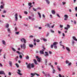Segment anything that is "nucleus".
<instances>
[{
	"label": "nucleus",
	"instance_id": "obj_1",
	"mask_svg": "<svg viewBox=\"0 0 77 77\" xmlns=\"http://www.w3.org/2000/svg\"><path fill=\"white\" fill-rule=\"evenodd\" d=\"M23 41L24 44H23V45H21L20 46L21 48H23V49L24 50H25L26 48V39H24V38H22V39H20V41L21 42H23Z\"/></svg>",
	"mask_w": 77,
	"mask_h": 77
},
{
	"label": "nucleus",
	"instance_id": "obj_2",
	"mask_svg": "<svg viewBox=\"0 0 77 77\" xmlns=\"http://www.w3.org/2000/svg\"><path fill=\"white\" fill-rule=\"evenodd\" d=\"M35 67V64L34 63H32L31 64L30 63H29L27 66V68L29 69H31V68H33Z\"/></svg>",
	"mask_w": 77,
	"mask_h": 77
},
{
	"label": "nucleus",
	"instance_id": "obj_3",
	"mask_svg": "<svg viewBox=\"0 0 77 77\" xmlns=\"http://www.w3.org/2000/svg\"><path fill=\"white\" fill-rule=\"evenodd\" d=\"M36 59H37V61L38 62H41V60H42V58H39L38 56H36Z\"/></svg>",
	"mask_w": 77,
	"mask_h": 77
},
{
	"label": "nucleus",
	"instance_id": "obj_4",
	"mask_svg": "<svg viewBox=\"0 0 77 77\" xmlns=\"http://www.w3.org/2000/svg\"><path fill=\"white\" fill-rule=\"evenodd\" d=\"M51 67H52V69H53L52 72L53 74H54V73H55V72H56V70H55L54 69V67H53V66L51 65Z\"/></svg>",
	"mask_w": 77,
	"mask_h": 77
},
{
	"label": "nucleus",
	"instance_id": "obj_5",
	"mask_svg": "<svg viewBox=\"0 0 77 77\" xmlns=\"http://www.w3.org/2000/svg\"><path fill=\"white\" fill-rule=\"evenodd\" d=\"M18 72H17V74H19V75H23V74L20 73V72H21V70L20 69H18Z\"/></svg>",
	"mask_w": 77,
	"mask_h": 77
},
{
	"label": "nucleus",
	"instance_id": "obj_6",
	"mask_svg": "<svg viewBox=\"0 0 77 77\" xmlns=\"http://www.w3.org/2000/svg\"><path fill=\"white\" fill-rule=\"evenodd\" d=\"M15 17V21H17V20H18V17H18V14L17 13H16L15 15H14Z\"/></svg>",
	"mask_w": 77,
	"mask_h": 77
},
{
	"label": "nucleus",
	"instance_id": "obj_7",
	"mask_svg": "<svg viewBox=\"0 0 77 77\" xmlns=\"http://www.w3.org/2000/svg\"><path fill=\"white\" fill-rule=\"evenodd\" d=\"M0 74H3V75H5V72H4V71H0Z\"/></svg>",
	"mask_w": 77,
	"mask_h": 77
},
{
	"label": "nucleus",
	"instance_id": "obj_8",
	"mask_svg": "<svg viewBox=\"0 0 77 77\" xmlns=\"http://www.w3.org/2000/svg\"><path fill=\"white\" fill-rule=\"evenodd\" d=\"M45 53L46 54H45L44 56H45V57H47L48 56H49L48 52L46 51L45 52Z\"/></svg>",
	"mask_w": 77,
	"mask_h": 77
},
{
	"label": "nucleus",
	"instance_id": "obj_9",
	"mask_svg": "<svg viewBox=\"0 0 77 77\" xmlns=\"http://www.w3.org/2000/svg\"><path fill=\"white\" fill-rule=\"evenodd\" d=\"M9 64L10 66L11 67H12V62L11 61H9Z\"/></svg>",
	"mask_w": 77,
	"mask_h": 77
},
{
	"label": "nucleus",
	"instance_id": "obj_10",
	"mask_svg": "<svg viewBox=\"0 0 77 77\" xmlns=\"http://www.w3.org/2000/svg\"><path fill=\"white\" fill-rule=\"evenodd\" d=\"M41 40H42V41H44L45 42H46L47 41V39L43 38H42Z\"/></svg>",
	"mask_w": 77,
	"mask_h": 77
},
{
	"label": "nucleus",
	"instance_id": "obj_11",
	"mask_svg": "<svg viewBox=\"0 0 77 77\" xmlns=\"http://www.w3.org/2000/svg\"><path fill=\"white\" fill-rule=\"evenodd\" d=\"M66 50H67V51H68L69 52V51H70V49H69V48L68 47H66Z\"/></svg>",
	"mask_w": 77,
	"mask_h": 77
},
{
	"label": "nucleus",
	"instance_id": "obj_12",
	"mask_svg": "<svg viewBox=\"0 0 77 77\" xmlns=\"http://www.w3.org/2000/svg\"><path fill=\"white\" fill-rule=\"evenodd\" d=\"M58 44V42H55L53 43V45H57Z\"/></svg>",
	"mask_w": 77,
	"mask_h": 77
},
{
	"label": "nucleus",
	"instance_id": "obj_13",
	"mask_svg": "<svg viewBox=\"0 0 77 77\" xmlns=\"http://www.w3.org/2000/svg\"><path fill=\"white\" fill-rule=\"evenodd\" d=\"M51 13H52V14H54V15L56 14V12L54 10H52L51 11Z\"/></svg>",
	"mask_w": 77,
	"mask_h": 77
},
{
	"label": "nucleus",
	"instance_id": "obj_14",
	"mask_svg": "<svg viewBox=\"0 0 77 77\" xmlns=\"http://www.w3.org/2000/svg\"><path fill=\"white\" fill-rule=\"evenodd\" d=\"M72 38L75 41H77V39L75 37L73 36L72 37Z\"/></svg>",
	"mask_w": 77,
	"mask_h": 77
},
{
	"label": "nucleus",
	"instance_id": "obj_15",
	"mask_svg": "<svg viewBox=\"0 0 77 77\" xmlns=\"http://www.w3.org/2000/svg\"><path fill=\"white\" fill-rule=\"evenodd\" d=\"M34 62L35 64L38 65V63H37V61H36V59H34Z\"/></svg>",
	"mask_w": 77,
	"mask_h": 77
},
{
	"label": "nucleus",
	"instance_id": "obj_16",
	"mask_svg": "<svg viewBox=\"0 0 77 77\" xmlns=\"http://www.w3.org/2000/svg\"><path fill=\"white\" fill-rule=\"evenodd\" d=\"M7 30L8 33H11V29H10V28H8L7 29Z\"/></svg>",
	"mask_w": 77,
	"mask_h": 77
},
{
	"label": "nucleus",
	"instance_id": "obj_17",
	"mask_svg": "<svg viewBox=\"0 0 77 77\" xmlns=\"http://www.w3.org/2000/svg\"><path fill=\"white\" fill-rule=\"evenodd\" d=\"M3 44L4 45H6V42L4 40H2Z\"/></svg>",
	"mask_w": 77,
	"mask_h": 77
},
{
	"label": "nucleus",
	"instance_id": "obj_18",
	"mask_svg": "<svg viewBox=\"0 0 77 77\" xmlns=\"http://www.w3.org/2000/svg\"><path fill=\"white\" fill-rule=\"evenodd\" d=\"M40 53L41 54H44V52L42 51H40Z\"/></svg>",
	"mask_w": 77,
	"mask_h": 77
},
{
	"label": "nucleus",
	"instance_id": "obj_19",
	"mask_svg": "<svg viewBox=\"0 0 77 77\" xmlns=\"http://www.w3.org/2000/svg\"><path fill=\"white\" fill-rule=\"evenodd\" d=\"M45 1L46 2V3H48V5H49V4H50V1H49V0H45Z\"/></svg>",
	"mask_w": 77,
	"mask_h": 77
},
{
	"label": "nucleus",
	"instance_id": "obj_20",
	"mask_svg": "<svg viewBox=\"0 0 77 77\" xmlns=\"http://www.w3.org/2000/svg\"><path fill=\"white\" fill-rule=\"evenodd\" d=\"M57 69L58 70V71H61V69H60V68H59V66H57Z\"/></svg>",
	"mask_w": 77,
	"mask_h": 77
},
{
	"label": "nucleus",
	"instance_id": "obj_21",
	"mask_svg": "<svg viewBox=\"0 0 77 77\" xmlns=\"http://www.w3.org/2000/svg\"><path fill=\"white\" fill-rule=\"evenodd\" d=\"M29 47H30V48H32V47H33V45L32 44H29Z\"/></svg>",
	"mask_w": 77,
	"mask_h": 77
},
{
	"label": "nucleus",
	"instance_id": "obj_22",
	"mask_svg": "<svg viewBox=\"0 0 77 77\" xmlns=\"http://www.w3.org/2000/svg\"><path fill=\"white\" fill-rule=\"evenodd\" d=\"M64 17L65 18H68V16L67 15L65 14L64 15Z\"/></svg>",
	"mask_w": 77,
	"mask_h": 77
},
{
	"label": "nucleus",
	"instance_id": "obj_23",
	"mask_svg": "<svg viewBox=\"0 0 77 77\" xmlns=\"http://www.w3.org/2000/svg\"><path fill=\"white\" fill-rule=\"evenodd\" d=\"M30 74L32 76H35V73H31Z\"/></svg>",
	"mask_w": 77,
	"mask_h": 77
},
{
	"label": "nucleus",
	"instance_id": "obj_24",
	"mask_svg": "<svg viewBox=\"0 0 77 77\" xmlns=\"http://www.w3.org/2000/svg\"><path fill=\"white\" fill-rule=\"evenodd\" d=\"M38 14L39 15V17L40 18H41V14L39 12H38Z\"/></svg>",
	"mask_w": 77,
	"mask_h": 77
},
{
	"label": "nucleus",
	"instance_id": "obj_25",
	"mask_svg": "<svg viewBox=\"0 0 77 77\" xmlns=\"http://www.w3.org/2000/svg\"><path fill=\"white\" fill-rule=\"evenodd\" d=\"M45 65H47V59H45Z\"/></svg>",
	"mask_w": 77,
	"mask_h": 77
},
{
	"label": "nucleus",
	"instance_id": "obj_26",
	"mask_svg": "<svg viewBox=\"0 0 77 77\" xmlns=\"http://www.w3.org/2000/svg\"><path fill=\"white\" fill-rule=\"evenodd\" d=\"M50 34V33L49 32H48L47 34L45 36L46 37H48V36H49V35Z\"/></svg>",
	"mask_w": 77,
	"mask_h": 77
},
{
	"label": "nucleus",
	"instance_id": "obj_27",
	"mask_svg": "<svg viewBox=\"0 0 77 77\" xmlns=\"http://www.w3.org/2000/svg\"><path fill=\"white\" fill-rule=\"evenodd\" d=\"M15 65L16 66H17V68H19V67H20V66H19V65H18V64H17V63H16Z\"/></svg>",
	"mask_w": 77,
	"mask_h": 77
},
{
	"label": "nucleus",
	"instance_id": "obj_28",
	"mask_svg": "<svg viewBox=\"0 0 77 77\" xmlns=\"http://www.w3.org/2000/svg\"><path fill=\"white\" fill-rule=\"evenodd\" d=\"M43 49H42L41 51H42L43 52L45 51V48H44V47H43Z\"/></svg>",
	"mask_w": 77,
	"mask_h": 77
},
{
	"label": "nucleus",
	"instance_id": "obj_29",
	"mask_svg": "<svg viewBox=\"0 0 77 77\" xmlns=\"http://www.w3.org/2000/svg\"><path fill=\"white\" fill-rule=\"evenodd\" d=\"M69 62L68 60H67L66 61V64H68V63H69Z\"/></svg>",
	"mask_w": 77,
	"mask_h": 77
},
{
	"label": "nucleus",
	"instance_id": "obj_30",
	"mask_svg": "<svg viewBox=\"0 0 77 77\" xmlns=\"http://www.w3.org/2000/svg\"><path fill=\"white\" fill-rule=\"evenodd\" d=\"M12 50L14 51H16V50H15V49L14 48H12Z\"/></svg>",
	"mask_w": 77,
	"mask_h": 77
},
{
	"label": "nucleus",
	"instance_id": "obj_31",
	"mask_svg": "<svg viewBox=\"0 0 77 77\" xmlns=\"http://www.w3.org/2000/svg\"><path fill=\"white\" fill-rule=\"evenodd\" d=\"M36 42H40V40H39V39H37L36 40Z\"/></svg>",
	"mask_w": 77,
	"mask_h": 77
},
{
	"label": "nucleus",
	"instance_id": "obj_32",
	"mask_svg": "<svg viewBox=\"0 0 77 77\" xmlns=\"http://www.w3.org/2000/svg\"><path fill=\"white\" fill-rule=\"evenodd\" d=\"M32 5V3H28V5L29 6H31V5Z\"/></svg>",
	"mask_w": 77,
	"mask_h": 77
},
{
	"label": "nucleus",
	"instance_id": "obj_33",
	"mask_svg": "<svg viewBox=\"0 0 77 77\" xmlns=\"http://www.w3.org/2000/svg\"><path fill=\"white\" fill-rule=\"evenodd\" d=\"M41 8L40 7H38L37 8V10H41Z\"/></svg>",
	"mask_w": 77,
	"mask_h": 77
},
{
	"label": "nucleus",
	"instance_id": "obj_34",
	"mask_svg": "<svg viewBox=\"0 0 77 77\" xmlns=\"http://www.w3.org/2000/svg\"><path fill=\"white\" fill-rule=\"evenodd\" d=\"M6 27H7V28H8L9 27V24L8 23H7L6 24Z\"/></svg>",
	"mask_w": 77,
	"mask_h": 77
},
{
	"label": "nucleus",
	"instance_id": "obj_35",
	"mask_svg": "<svg viewBox=\"0 0 77 77\" xmlns=\"http://www.w3.org/2000/svg\"><path fill=\"white\" fill-rule=\"evenodd\" d=\"M67 27L68 29H69V28H70V26L69 25H67Z\"/></svg>",
	"mask_w": 77,
	"mask_h": 77
},
{
	"label": "nucleus",
	"instance_id": "obj_36",
	"mask_svg": "<svg viewBox=\"0 0 77 77\" xmlns=\"http://www.w3.org/2000/svg\"><path fill=\"white\" fill-rule=\"evenodd\" d=\"M72 43L73 45L75 43V42H74V40H72Z\"/></svg>",
	"mask_w": 77,
	"mask_h": 77
},
{
	"label": "nucleus",
	"instance_id": "obj_37",
	"mask_svg": "<svg viewBox=\"0 0 77 77\" xmlns=\"http://www.w3.org/2000/svg\"><path fill=\"white\" fill-rule=\"evenodd\" d=\"M33 10L34 11H35V12L36 11V9H35L34 8H32Z\"/></svg>",
	"mask_w": 77,
	"mask_h": 77
},
{
	"label": "nucleus",
	"instance_id": "obj_38",
	"mask_svg": "<svg viewBox=\"0 0 77 77\" xmlns=\"http://www.w3.org/2000/svg\"><path fill=\"white\" fill-rule=\"evenodd\" d=\"M1 4L3 5V6H5V4L3 3V2H1Z\"/></svg>",
	"mask_w": 77,
	"mask_h": 77
},
{
	"label": "nucleus",
	"instance_id": "obj_39",
	"mask_svg": "<svg viewBox=\"0 0 77 77\" xmlns=\"http://www.w3.org/2000/svg\"><path fill=\"white\" fill-rule=\"evenodd\" d=\"M47 26L48 27H49V28H50V24H47Z\"/></svg>",
	"mask_w": 77,
	"mask_h": 77
},
{
	"label": "nucleus",
	"instance_id": "obj_40",
	"mask_svg": "<svg viewBox=\"0 0 77 77\" xmlns=\"http://www.w3.org/2000/svg\"><path fill=\"white\" fill-rule=\"evenodd\" d=\"M35 75H37V76H40V75H39V74H37L36 73H35Z\"/></svg>",
	"mask_w": 77,
	"mask_h": 77
},
{
	"label": "nucleus",
	"instance_id": "obj_41",
	"mask_svg": "<svg viewBox=\"0 0 77 77\" xmlns=\"http://www.w3.org/2000/svg\"><path fill=\"white\" fill-rule=\"evenodd\" d=\"M26 59H29V56L27 55V56L26 57Z\"/></svg>",
	"mask_w": 77,
	"mask_h": 77
},
{
	"label": "nucleus",
	"instance_id": "obj_42",
	"mask_svg": "<svg viewBox=\"0 0 77 77\" xmlns=\"http://www.w3.org/2000/svg\"><path fill=\"white\" fill-rule=\"evenodd\" d=\"M24 14H26V15H27V14H28V13H27V12L26 11H24Z\"/></svg>",
	"mask_w": 77,
	"mask_h": 77
},
{
	"label": "nucleus",
	"instance_id": "obj_43",
	"mask_svg": "<svg viewBox=\"0 0 77 77\" xmlns=\"http://www.w3.org/2000/svg\"><path fill=\"white\" fill-rule=\"evenodd\" d=\"M2 49H0V56L2 55L1 54V53H2Z\"/></svg>",
	"mask_w": 77,
	"mask_h": 77
},
{
	"label": "nucleus",
	"instance_id": "obj_44",
	"mask_svg": "<svg viewBox=\"0 0 77 77\" xmlns=\"http://www.w3.org/2000/svg\"><path fill=\"white\" fill-rule=\"evenodd\" d=\"M57 16L58 17H59V18H60V17L59 16V14H57Z\"/></svg>",
	"mask_w": 77,
	"mask_h": 77
},
{
	"label": "nucleus",
	"instance_id": "obj_45",
	"mask_svg": "<svg viewBox=\"0 0 77 77\" xmlns=\"http://www.w3.org/2000/svg\"><path fill=\"white\" fill-rule=\"evenodd\" d=\"M64 29H65L66 30H68V28L67 27H64Z\"/></svg>",
	"mask_w": 77,
	"mask_h": 77
},
{
	"label": "nucleus",
	"instance_id": "obj_46",
	"mask_svg": "<svg viewBox=\"0 0 77 77\" xmlns=\"http://www.w3.org/2000/svg\"><path fill=\"white\" fill-rule=\"evenodd\" d=\"M29 18L30 20H32V17L30 16L29 17Z\"/></svg>",
	"mask_w": 77,
	"mask_h": 77
},
{
	"label": "nucleus",
	"instance_id": "obj_47",
	"mask_svg": "<svg viewBox=\"0 0 77 77\" xmlns=\"http://www.w3.org/2000/svg\"><path fill=\"white\" fill-rule=\"evenodd\" d=\"M54 48L55 49H57V46L54 45Z\"/></svg>",
	"mask_w": 77,
	"mask_h": 77
},
{
	"label": "nucleus",
	"instance_id": "obj_48",
	"mask_svg": "<svg viewBox=\"0 0 77 77\" xmlns=\"http://www.w3.org/2000/svg\"><path fill=\"white\" fill-rule=\"evenodd\" d=\"M3 5H1V6L0 8L1 9H3Z\"/></svg>",
	"mask_w": 77,
	"mask_h": 77
},
{
	"label": "nucleus",
	"instance_id": "obj_49",
	"mask_svg": "<svg viewBox=\"0 0 77 77\" xmlns=\"http://www.w3.org/2000/svg\"><path fill=\"white\" fill-rule=\"evenodd\" d=\"M60 28H62L63 27V25H60Z\"/></svg>",
	"mask_w": 77,
	"mask_h": 77
},
{
	"label": "nucleus",
	"instance_id": "obj_50",
	"mask_svg": "<svg viewBox=\"0 0 77 77\" xmlns=\"http://www.w3.org/2000/svg\"><path fill=\"white\" fill-rule=\"evenodd\" d=\"M51 32H52V33H54V31L51 30Z\"/></svg>",
	"mask_w": 77,
	"mask_h": 77
},
{
	"label": "nucleus",
	"instance_id": "obj_51",
	"mask_svg": "<svg viewBox=\"0 0 77 77\" xmlns=\"http://www.w3.org/2000/svg\"><path fill=\"white\" fill-rule=\"evenodd\" d=\"M53 46H54V45H51V48H53Z\"/></svg>",
	"mask_w": 77,
	"mask_h": 77
},
{
	"label": "nucleus",
	"instance_id": "obj_52",
	"mask_svg": "<svg viewBox=\"0 0 77 77\" xmlns=\"http://www.w3.org/2000/svg\"><path fill=\"white\" fill-rule=\"evenodd\" d=\"M19 57L20 58V59H21L22 57H23V56H22V55H20L19 56Z\"/></svg>",
	"mask_w": 77,
	"mask_h": 77
},
{
	"label": "nucleus",
	"instance_id": "obj_53",
	"mask_svg": "<svg viewBox=\"0 0 77 77\" xmlns=\"http://www.w3.org/2000/svg\"><path fill=\"white\" fill-rule=\"evenodd\" d=\"M16 34L17 35H18V34H19V32H16Z\"/></svg>",
	"mask_w": 77,
	"mask_h": 77
},
{
	"label": "nucleus",
	"instance_id": "obj_54",
	"mask_svg": "<svg viewBox=\"0 0 77 77\" xmlns=\"http://www.w3.org/2000/svg\"><path fill=\"white\" fill-rule=\"evenodd\" d=\"M62 3H63V5H65V4H66V2H63Z\"/></svg>",
	"mask_w": 77,
	"mask_h": 77
},
{
	"label": "nucleus",
	"instance_id": "obj_55",
	"mask_svg": "<svg viewBox=\"0 0 77 77\" xmlns=\"http://www.w3.org/2000/svg\"><path fill=\"white\" fill-rule=\"evenodd\" d=\"M50 17L51 18H53V16H52V15L51 14L50 15Z\"/></svg>",
	"mask_w": 77,
	"mask_h": 77
},
{
	"label": "nucleus",
	"instance_id": "obj_56",
	"mask_svg": "<svg viewBox=\"0 0 77 77\" xmlns=\"http://www.w3.org/2000/svg\"><path fill=\"white\" fill-rule=\"evenodd\" d=\"M38 29L40 30H41L42 29V27H38Z\"/></svg>",
	"mask_w": 77,
	"mask_h": 77
},
{
	"label": "nucleus",
	"instance_id": "obj_57",
	"mask_svg": "<svg viewBox=\"0 0 77 77\" xmlns=\"http://www.w3.org/2000/svg\"><path fill=\"white\" fill-rule=\"evenodd\" d=\"M8 74L9 75H11V73L10 72H9L8 73Z\"/></svg>",
	"mask_w": 77,
	"mask_h": 77
},
{
	"label": "nucleus",
	"instance_id": "obj_58",
	"mask_svg": "<svg viewBox=\"0 0 77 77\" xmlns=\"http://www.w3.org/2000/svg\"><path fill=\"white\" fill-rule=\"evenodd\" d=\"M71 65V63L70 62L69 63L68 65L69 66H70V65Z\"/></svg>",
	"mask_w": 77,
	"mask_h": 77
},
{
	"label": "nucleus",
	"instance_id": "obj_59",
	"mask_svg": "<svg viewBox=\"0 0 77 77\" xmlns=\"http://www.w3.org/2000/svg\"><path fill=\"white\" fill-rule=\"evenodd\" d=\"M47 76H48V77H50V75L49 74H48Z\"/></svg>",
	"mask_w": 77,
	"mask_h": 77
},
{
	"label": "nucleus",
	"instance_id": "obj_60",
	"mask_svg": "<svg viewBox=\"0 0 77 77\" xmlns=\"http://www.w3.org/2000/svg\"><path fill=\"white\" fill-rule=\"evenodd\" d=\"M31 20H32V21H34V20H35V19H34V18H32V19H31Z\"/></svg>",
	"mask_w": 77,
	"mask_h": 77
},
{
	"label": "nucleus",
	"instance_id": "obj_61",
	"mask_svg": "<svg viewBox=\"0 0 77 77\" xmlns=\"http://www.w3.org/2000/svg\"><path fill=\"white\" fill-rule=\"evenodd\" d=\"M15 30L16 31H17V27H15Z\"/></svg>",
	"mask_w": 77,
	"mask_h": 77
},
{
	"label": "nucleus",
	"instance_id": "obj_62",
	"mask_svg": "<svg viewBox=\"0 0 77 77\" xmlns=\"http://www.w3.org/2000/svg\"><path fill=\"white\" fill-rule=\"evenodd\" d=\"M16 52L17 53H18V54H20V52L18 51H17Z\"/></svg>",
	"mask_w": 77,
	"mask_h": 77
},
{
	"label": "nucleus",
	"instance_id": "obj_63",
	"mask_svg": "<svg viewBox=\"0 0 77 77\" xmlns=\"http://www.w3.org/2000/svg\"><path fill=\"white\" fill-rule=\"evenodd\" d=\"M74 23L75 24H76V21L75 20H74Z\"/></svg>",
	"mask_w": 77,
	"mask_h": 77
},
{
	"label": "nucleus",
	"instance_id": "obj_64",
	"mask_svg": "<svg viewBox=\"0 0 77 77\" xmlns=\"http://www.w3.org/2000/svg\"><path fill=\"white\" fill-rule=\"evenodd\" d=\"M59 77H62V75H61L60 74H59Z\"/></svg>",
	"mask_w": 77,
	"mask_h": 77
}]
</instances>
